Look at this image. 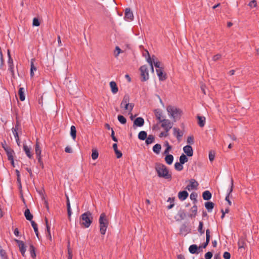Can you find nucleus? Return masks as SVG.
<instances>
[{"label":"nucleus","instance_id":"nucleus-53","mask_svg":"<svg viewBox=\"0 0 259 259\" xmlns=\"http://www.w3.org/2000/svg\"><path fill=\"white\" fill-rule=\"evenodd\" d=\"M248 6L251 8H254L256 7L257 6V2L255 0H252L250 3L248 4Z\"/></svg>","mask_w":259,"mask_h":259},{"label":"nucleus","instance_id":"nucleus-5","mask_svg":"<svg viewBox=\"0 0 259 259\" xmlns=\"http://www.w3.org/2000/svg\"><path fill=\"white\" fill-rule=\"evenodd\" d=\"M146 53L147 54L148 57L146 58V60L147 62L149 64L150 66V68L152 72H154V68H153V64L155 67L157 68V69L162 68L160 67V62L159 61H155L153 56L152 58H151L150 56L149 52L147 51H146Z\"/></svg>","mask_w":259,"mask_h":259},{"label":"nucleus","instance_id":"nucleus-54","mask_svg":"<svg viewBox=\"0 0 259 259\" xmlns=\"http://www.w3.org/2000/svg\"><path fill=\"white\" fill-rule=\"evenodd\" d=\"M215 157V154L212 151H210L209 153V159L210 161H212Z\"/></svg>","mask_w":259,"mask_h":259},{"label":"nucleus","instance_id":"nucleus-48","mask_svg":"<svg viewBox=\"0 0 259 259\" xmlns=\"http://www.w3.org/2000/svg\"><path fill=\"white\" fill-rule=\"evenodd\" d=\"M118 120L121 124H125L126 122V118L122 115H119L118 116Z\"/></svg>","mask_w":259,"mask_h":259},{"label":"nucleus","instance_id":"nucleus-7","mask_svg":"<svg viewBox=\"0 0 259 259\" xmlns=\"http://www.w3.org/2000/svg\"><path fill=\"white\" fill-rule=\"evenodd\" d=\"M159 123H161V127L164 130H166V131H169L173 126V122L168 119L162 120Z\"/></svg>","mask_w":259,"mask_h":259},{"label":"nucleus","instance_id":"nucleus-46","mask_svg":"<svg viewBox=\"0 0 259 259\" xmlns=\"http://www.w3.org/2000/svg\"><path fill=\"white\" fill-rule=\"evenodd\" d=\"M16 172L17 174V182L19 184V188H21V179H20V173L18 170H16Z\"/></svg>","mask_w":259,"mask_h":259},{"label":"nucleus","instance_id":"nucleus-31","mask_svg":"<svg viewBox=\"0 0 259 259\" xmlns=\"http://www.w3.org/2000/svg\"><path fill=\"white\" fill-rule=\"evenodd\" d=\"M214 203L212 202H206L205 203V206L208 212H211L214 207Z\"/></svg>","mask_w":259,"mask_h":259},{"label":"nucleus","instance_id":"nucleus-57","mask_svg":"<svg viewBox=\"0 0 259 259\" xmlns=\"http://www.w3.org/2000/svg\"><path fill=\"white\" fill-rule=\"evenodd\" d=\"M187 142L188 144H194V138L192 136H189L187 138Z\"/></svg>","mask_w":259,"mask_h":259},{"label":"nucleus","instance_id":"nucleus-36","mask_svg":"<svg viewBox=\"0 0 259 259\" xmlns=\"http://www.w3.org/2000/svg\"><path fill=\"white\" fill-rule=\"evenodd\" d=\"M164 146L166 147V149L163 152V154H169L170 150L171 149V146L169 144L167 141L165 142Z\"/></svg>","mask_w":259,"mask_h":259},{"label":"nucleus","instance_id":"nucleus-13","mask_svg":"<svg viewBox=\"0 0 259 259\" xmlns=\"http://www.w3.org/2000/svg\"><path fill=\"white\" fill-rule=\"evenodd\" d=\"M173 131H174V136H175L176 137V138L177 139V140L178 141H181V139H182V137H183V132L181 131L180 130V129H179L178 128H177V127H174L173 128Z\"/></svg>","mask_w":259,"mask_h":259},{"label":"nucleus","instance_id":"nucleus-59","mask_svg":"<svg viewBox=\"0 0 259 259\" xmlns=\"http://www.w3.org/2000/svg\"><path fill=\"white\" fill-rule=\"evenodd\" d=\"M164 132H162L160 135H159V137H166L168 136V132L169 131H166V130H164Z\"/></svg>","mask_w":259,"mask_h":259},{"label":"nucleus","instance_id":"nucleus-10","mask_svg":"<svg viewBox=\"0 0 259 259\" xmlns=\"http://www.w3.org/2000/svg\"><path fill=\"white\" fill-rule=\"evenodd\" d=\"M154 113L156 118V119L158 120L159 122L162 120L165 119V116L163 115L162 111L159 109H156L154 110Z\"/></svg>","mask_w":259,"mask_h":259},{"label":"nucleus","instance_id":"nucleus-49","mask_svg":"<svg viewBox=\"0 0 259 259\" xmlns=\"http://www.w3.org/2000/svg\"><path fill=\"white\" fill-rule=\"evenodd\" d=\"M99 156V153L97 150H92V158L93 160H96L98 158Z\"/></svg>","mask_w":259,"mask_h":259},{"label":"nucleus","instance_id":"nucleus-2","mask_svg":"<svg viewBox=\"0 0 259 259\" xmlns=\"http://www.w3.org/2000/svg\"><path fill=\"white\" fill-rule=\"evenodd\" d=\"M166 110L168 116L172 119L174 122L180 119L183 114V111L181 109L174 106H168L166 108Z\"/></svg>","mask_w":259,"mask_h":259},{"label":"nucleus","instance_id":"nucleus-4","mask_svg":"<svg viewBox=\"0 0 259 259\" xmlns=\"http://www.w3.org/2000/svg\"><path fill=\"white\" fill-rule=\"evenodd\" d=\"M100 231L102 235L106 233V230L108 225V221L105 213H102L99 218Z\"/></svg>","mask_w":259,"mask_h":259},{"label":"nucleus","instance_id":"nucleus-16","mask_svg":"<svg viewBox=\"0 0 259 259\" xmlns=\"http://www.w3.org/2000/svg\"><path fill=\"white\" fill-rule=\"evenodd\" d=\"M184 152L188 156H192L193 154V151L192 147L190 145H187L183 148Z\"/></svg>","mask_w":259,"mask_h":259},{"label":"nucleus","instance_id":"nucleus-60","mask_svg":"<svg viewBox=\"0 0 259 259\" xmlns=\"http://www.w3.org/2000/svg\"><path fill=\"white\" fill-rule=\"evenodd\" d=\"M223 257L225 259H230L231 257L230 253L229 252L226 251L224 253Z\"/></svg>","mask_w":259,"mask_h":259},{"label":"nucleus","instance_id":"nucleus-51","mask_svg":"<svg viewBox=\"0 0 259 259\" xmlns=\"http://www.w3.org/2000/svg\"><path fill=\"white\" fill-rule=\"evenodd\" d=\"M210 231L209 229L206 230V241L209 242L210 238Z\"/></svg>","mask_w":259,"mask_h":259},{"label":"nucleus","instance_id":"nucleus-62","mask_svg":"<svg viewBox=\"0 0 259 259\" xmlns=\"http://www.w3.org/2000/svg\"><path fill=\"white\" fill-rule=\"evenodd\" d=\"M115 153L116 155V157L117 158H119L121 157L122 154L121 151H120L119 150H116L115 152Z\"/></svg>","mask_w":259,"mask_h":259},{"label":"nucleus","instance_id":"nucleus-1","mask_svg":"<svg viewBox=\"0 0 259 259\" xmlns=\"http://www.w3.org/2000/svg\"><path fill=\"white\" fill-rule=\"evenodd\" d=\"M155 169L157 176L159 178H163L168 180L171 179V174L169 172L167 167L163 164L158 162L156 163Z\"/></svg>","mask_w":259,"mask_h":259},{"label":"nucleus","instance_id":"nucleus-21","mask_svg":"<svg viewBox=\"0 0 259 259\" xmlns=\"http://www.w3.org/2000/svg\"><path fill=\"white\" fill-rule=\"evenodd\" d=\"M110 87L111 89V91L113 94H115L118 92V89L117 86L116 82L114 81H112L110 82Z\"/></svg>","mask_w":259,"mask_h":259},{"label":"nucleus","instance_id":"nucleus-18","mask_svg":"<svg viewBox=\"0 0 259 259\" xmlns=\"http://www.w3.org/2000/svg\"><path fill=\"white\" fill-rule=\"evenodd\" d=\"M3 148L5 150L7 155L8 156V160H12L13 158V154H14V151L11 149V148H9L8 147L5 148L4 146H3Z\"/></svg>","mask_w":259,"mask_h":259},{"label":"nucleus","instance_id":"nucleus-56","mask_svg":"<svg viewBox=\"0 0 259 259\" xmlns=\"http://www.w3.org/2000/svg\"><path fill=\"white\" fill-rule=\"evenodd\" d=\"M121 49L118 47H116L114 52L115 57H117L121 52Z\"/></svg>","mask_w":259,"mask_h":259},{"label":"nucleus","instance_id":"nucleus-40","mask_svg":"<svg viewBox=\"0 0 259 259\" xmlns=\"http://www.w3.org/2000/svg\"><path fill=\"white\" fill-rule=\"evenodd\" d=\"M239 249L245 248L246 243L243 239H239L238 242Z\"/></svg>","mask_w":259,"mask_h":259},{"label":"nucleus","instance_id":"nucleus-25","mask_svg":"<svg viewBox=\"0 0 259 259\" xmlns=\"http://www.w3.org/2000/svg\"><path fill=\"white\" fill-rule=\"evenodd\" d=\"M35 153L36 156L41 155V149L39 146V143L37 141H36V144L35 145Z\"/></svg>","mask_w":259,"mask_h":259},{"label":"nucleus","instance_id":"nucleus-15","mask_svg":"<svg viewBox=\"0 0 259 259\" xmlns=\"http://www.w3.org/2000/svg\"><path fill=\"white\" fill-rule=\"evenodd\" d=\"M156 71L160 80H164L166 78V74L163 73V68L156 69Z\"/></svg>","mask_w":259,"mask_h":259},{"label":"nucleus","instance_id":"nucleus-24","mask_svg":"<svg viewBox=\"0 0 259 259\" xmlns=\"http://www.w3.org/2000/svg\"><path fill=\"white\" fill-rule=\"evenodd\" d=\"M198 123L200 127H203L205 123V118L204 116H197Z\"/></svg>","mask_w":259,"mask_h":259},{"label":"nucleus","instance_id":"nucleus-64","mask_svg":"<svg viewBox=\"0 0 259 259\" xmlns=\"http://www.w3.org/2000/svg\"><path fill=\"white\" fill-rule=\"evenodd\" d=\"M65 151L66 153H71L72 152V150L71 148H70V147H69V146H67V147L65 148Z\"/></svg>","mask_w":259,"mask_h":259},{"label":"nucleus","instance_id":"nucleus-47","mask_svg":"<svg viewBox=\"0 0 259 259\" xmlns=\"http://www.w3.org/2000/svg\"><path fill=\"white\" fill-rule=\"evenodd\" d=\"M178 215L181 220H184L186 217V213L182 210H181L178 212Z\"/></svg>","mask_w":259,"mask_h":259},{"label":"nucleus","instance_id":"nucleus-39","mask_svg":"<svg viewBox=\"0 0 259 259\" xmlns=\"http://www.w3.org/2000/svg\"><path fill=\"white\" fill-rule=\"evenodd\" d=\"M134 107V104L133 103L124 104L123 106L125 110H128L130 112H131L132 111Z\"/></svg>","mask_w":259,"mask_h":259},{"label":"nucleus","instance_id":"nucleus-42","mask_svg":"<svg viewBox=\"0 0 259 259\" xmlns=\"http://www.w3.org/2000/svg\"><path fill=\"white\" fill-rule=\"evenodd\" d=\"M188 161V158L186 155L184 154H182L180 157V162L184 164L185 163L187 162Z\"/></svg>","mask_w":259,"mask_h":259},{"label":"nucleus","instance_id":"nucleus-50","mask_svg":"<svg viewBox=\"0 0 259 259\" xmlns=\"http://www.w3.org/2000/svg\"><path fill=\"white\" fill-rule=\"evenodd\" d=\"M197 194L195 192L192 193L190 195V198L191 200L194 201V203H195L197 202Z\"/></svg>","mask_w":259,"mask_h":259},{"label":"nucleus","instance_id":"nucleus-20","mask_svg":"<svg viewBox=\"0 0 259 259\" xmlns=\"http://www.w3.org/2000/svg\"><path fill=\"white\" fill-rule=\"evenodd\" d=\"M188 197V193L186 191H180L178 194V197L181 200H185Z\"/></svg>","mask_w":259,"mask_h":259},{"label":"nucleus","instance_id":"nucleus-33","mask_svg":"<svg viewBox=\"0 0 259 259\" xmlns=\"http://www.w3.org/2000/svg\"><path fill=\"white\" fill-rule=\"evenodd\" d=\"M0 256L1 259H8V255L6 251L3 249L2 247L0 245Z\"/></svg>","mask_w":259,"mask_h":259},{"label":"nucleus","instance_id":"nucleus-28","mask_svg":"<svg viewBox=\"0 0 259 259\" xmlns=\"http://www.w3.org/2000/svg\"><path fill=\"white\" fill-rule=\"evenodd\" d=\"M24 215L26 220L31 221L33 219V215L30 213L28 208H27L24 211Z\"/></svg>","mask_w":259,"mask_h":259},{"label":"nucleus","instance_id":"nucleus-8","mask_svg":"<svg viewBox=\"0 0 259 259\" xmlns=\"http://www.w3.org/2000/svg\"><path fill=\"white\" fill-rule=\"evenodd\" d=\"M233 183H234L233 179L232 178H231L230 186V188L228 189V194H227V195L226 196V197L225 198V200L228 202V203L229 206H231V204H232V202L230 200L229 197L231 195V193H232V192L233 191V187H234Z\"/></svg>","mask_w":259,"mask_h":259},{"label":"nucleus","instance_id":"nucleus-32","mask_svg":"<svg viewBox=\"0 0 259 259\" xmlns=\"http://www.w3.org/2000/svg\"><path fill=\"white\" fill-rule=\"evenodd\" d=\"M129 101H130V96L128 95L127 94H126L123 97V99L121 103V104H120V107L121 108L123 107V105L124 104H128L129 103Z\"/></svg>","mask_w":259,"mask_h":259},{"label":"nucleus","instance_id":"nucleus-3","mask_svg":"<svg viewBox=\"0 0 259 259\" xmlns=\"http://www.w3.org/2000/svg\"><path fill=\"white\" fill-rule=\"evenodd\" d=\"M92 221V214L89 211L82 213L80 217V224L85 228H89Z\"/></svg>","mask_w":259,"mask_h":259},{"label":"nucleus","instance_id":"nucleus-17","mask_svg":"<svg viewBox=\"0 0 259 259\" xmlns=\"http://www.w3.org/2000/svg\"><path fill=\"white\" fill-rule=\"evenodd\" d=\"M189 251L192 254H198L200 252V251L199 250L198 246L196 244H192L190 245L189 247Z\"/></svg>","mask_w":259,"mask_h":259},{"label":"nucleus","instance_id":"nucleus-30","mask_svg":"<svg viewBox=\"0 0 259 259\" xmlns=\"http://www.w3.org/2000/svg\"><path fill=\"white\" fill-rule=\"evenodd\" d=\"M211 194L209 191H205L202 194V197L204 200H208L211 198Z\"/></svg>","mask_w":259,"mask_h":259},{"label":"nucleus","instance_id":"nucleus-23","mask_svg":"<svg viewBox=\"0 0 259 259\" xmlns=\"http://www.w3.org/2000/svg\"><path fill=\"white\" fill-rule=\"evenodd\" d=\"M165 157L164 158L165 161L167 164L170 165L172 164L174 160V156L171 154H165Z\"/></svg>","mask_w":259,"mask_h":259},{"label":"nucleus","instance_id":"nucleus-29","mask_svg":"<svg viewBox=\"0 0 259 259\" xmlns=\"http://www.w3.org/2000/svg\"><path fill=\"white\" fill-rule=\"evenodd\" d=\"M18 94L19 95L20 100L21 101H23L25 99L24 95V89L23 88H20L18 91Z\"/></svg>","mask_w":259,"mask_h":259},{"label":"nucleus","instance_id":"nucleus-14","mask_svg":"<svg viewBox=\"0 0 259 259\" xmlns=\"http://www.w3.org/2000/svg\"><path fill=\"white\" fill-rule=\"evenodd\" d=\"M124 19L128 21H132L134 19V15L133 12L130 8H126L125 10Z\"/></svg>","mask_w":259,"mask_h":259},{"label":"nucleus","instance_id":"nucleus-35","mask_svg":"<svg viewBox=\"0 0 259 259\" xmlns=\"http://www.w3.org/2000/svg\"><path fill=\"white\" fill-rule=\"evenodd\" d=\"M70 135L72 139L74 140L76 137V130L75 126L72 125L70 128Z\"/></svg>","mask_w":259,"mask_h":259},{"label":"nucleus","instance_id":"nucleus-52","mask_svg":"<svg viewBox=\"0 0 259 259\" xmlns=\"http://www.w3.org/2000/svg\"><path fill=\"white\" fill-rule=\"evenodd\" d=\"M167 201H169L170 202V205L167 206V208L169 209H171L174 206V199H171L170 198H169Z\"/></svg>","mask_w":259,"mask_h":259},{"label":"nucleus","instance_id":"nucleus-55","mask_svg":"<svg viewBox=\"0 0 259 259\" xmlns=\"http://www.w3.org/2000/svg\"><path fill=\"white\" fill-rule=\"evenodd\" d=\"M33 25L35 26H38L40 25V23L38 19L36 18H34L33 19Z\"/></svg>","mask_w":259,"mask_h":259},{"label":"nucleus","instance_id":"nucleus-22","mask_svg":"<svg viewBox=\"0 0 259 259\" xmlns=\"http://www.w3.org/2000/svg\"><path fill=\"white\" fill-rule=\"evenodd\" d=\"M134 123L136 126L141 127L144 125V120L142 117H138L134 120Z\"/></svg>","mask_w":259,"mask_h":259},{"label":"nucleus","instance_id":"nucleus-27","mask_svg":"<svg viewBox=\"0 0 259 259\" xmlns=\"http://www.w3.org/2000/svg\"><path fill=\"white\" fill-rule=\"evenodd\" d=\"M161 149V146L159 144H156L153 147L152 150L154 153L159 154Z\"/></svg>","mask_w":259,"mask_h":259},{"label":"nucleus","instance_id":"nucleus-38","mask_svg":"<svg viewBox=\"0 0 259 259\" xmlns=\"http://www.w3.org/2000/svg\"><path fill=\"white\" fill-rule=\"evenodd\" d=\"M146 143L147 145H149L152 143L154 142L155 138L152 135H149L147 138H146Z\"/></svg>","mask_w":259,"mask_h":259},{"label":"nucleus","instance_id":"nucleus-45","mask_svg":"<svg viewBox=\"0 0 259 259\" xmlns=\"http://www.w3.org/2000/svg\"><path fill=\"white\" fill-rule=\"evenodd\" d=\"M203 223L201 221L199 223V226L198 228V231L200 235H202L204 233V230L203 229Z\"/></svg>","mask_w":259,"mask_h":259},{"label":"nucleus","instance_id":"nucleus-61","mask_svg":"<svg viewBox=\"0 0 259 259\" xmlns=\"http://www.w3.org/2000/svg\"><path fill=\"white\" fill-rule=\"evenodd\" d=\"M30 70H32V71H36V68L35 67L34 64H33V60L32 59L31 61V68H30Z\"/></svg>","mask_w":259,"mask_h":259},{"label":"nucleus","instance_id":"nucleus-63","mask_svg":"<svg viewBox=\"0 0 259 259\" xmlns=\"http://www.w3.org/2000/svg\"><path fill=\"white\" fill-rule=\"evenodd\" d=\"M221 57V55L220 54H217L215 55H214L213 57V60L214 61H216L217 60H218L219 59H220Z\"/></svg>","mask_w":259,"mask_h":259},{"label":"nucleus","instance_id":"nucleus-43","mask_svg":"<svg viewBox=\"0 0 259 259\" xmlns=\"http://www.w3.org/2000/svg\"><path fill=\"white\" fill-rule=\"evenodd\" d=\"M8 63L9 65V70L11 72L12 75H14V64H13V60H12L11 62H9V61H8Z\"/></svg>","mask_w":259,"mask_h":259},{"label":"nucleus","instance_id":"nucleus-34","mask_svg":"<svg viewBox=\"0 0 259 259\" xmlns=\"http://www.w3.org/2000/svg\"><path fill=\"white\" fill-rule=\"evenodd\" d=\"M12 130H15V131H21V124L20 121L18 120L17 118H16V123L15 124V127H13Z\"/></svg>","mask_w":259,"mask_h":259},{"label":"nucleus","instance_id":"nucleus-6","mask_svg":"<svg viewBox=\"0 0 259 259\" xmlns=\"http://www.w3.org/2000/svg\"><path fill=\"white\" fill-rule=\"evenodd\" d=\"M140 74L141 76V81H145L149 79V71H148V68L147 65H144L140 67Z\"/></svg>","mask_w":259,"mask_h":259},{"label":"nucleus","instance_id":"nucleus-58","mask_svg":"<svg viewBox=\"0 0 259 259\" xmlns=\"http://www.w3.org/2000/svg\"><path fill=\"white\" fill-rule=\"evenodd\" d=\"M212 256V253L211 252L208 251L205 254V259H211Z\"/></svg>","mask_w":259,"mask_h":259},{"label":"nucleus","instance_id":"nucleus-12","mask_svg":"<svg viewBox=\"0 0 259 259\" xmlns=\"http://www.w3.org/2000/svg\"><path fill=\"white\" fill-rule=\"evenodd\" d=\"M23 148L27 156L30 159L32 158L33 157V153L31 151V147L28 146L26 144L24 143L23 145Z\"/></svg>","mask_w":259,"mask_h":259},{"label":"nucleus","instance_id":"nucleus-37","mask_svg":"<svg viewBox=\"0 0 259 259\" xmlns=\"http://www.w3.org/2000/svg\"><path fill=\"white\" fill-rule=\"evenodd\" d=\"M147 136V133L145 131H141L138 134V138L141 140H144Z\"/></svg>","mask_w":259,"mask_h":259},{"label":"nucleus","instance_id":"nucleus-41","mask_svg":"<svg viewBox=\"0 0 259 259\" xmlns=\"http://www.w3.org/2000/svg\"><path fill=\"white\" fill-rule=\"evenodd\" d=\"M29 251L31 256L32 258H34L36 257V253L35 250V247L33 246L32 244H30L29 246Z\"/></svg>","mask_w":259,"mask_h":259},{"label":"nucleus","instance_id":"nucleus-44","mask_svg":"<svg viewBox=\"0 0 259 259\" xmlns=\"http://www.w3.org/2000/svg\"><path fill=\"white\" fill-rule=\"evenodd\" d=\"M175 168L178 171H181L183 169V164H182L180 162H177L175 164Z\"/></svg>","mask_w":259,"mask_h":259},{"label":"nucleus","instance_id":"nucleus-26","mask_svg":"<svg viewBox=\"0 0 259 259\" xmlns=\"http://www.w3.org/2000/svg\"><path fill=\"white\" fill-rule=\"evenodd\" d=\"M66 199H67L66 202H67V213H68L69 218H70L71 217V213H72L71 209V206H70V201H69L68 196L67 195H66Z\"/></svg>","mask_w":259,"mask_h":259},{"label":"nucleus","instance_id":"nucleus-11","mask_svg":"<svg viewBox=\"0 0 259 259\" xmlns=\"http://www.w3.org/2000/svg\"><path fill=\"white\" fill-rule=\"evenodd\" d=\"M15 241L17 243L22 256H24L26 251V248L24 242L23 241L19 240L17 239H15Z\"/></svg>","mask_w":259,"mask_h":259},{"label":"nucleus","instance_id":"nucleus-19","mask_svg":"<svg viewBox=\"0 0 259 259\" xmlns=\"http://www.w3.org/2000/svg\"><path fill=\"white\" fill-rule=\"evenodd\" d=\"M190 212L189 217L191 218H195L197 213V206L196 205H193L190 209Z\"/></svg>","mask_w":259,"mask_h":259},{"label":"nucleus","instance_id":"nucleus-9","mask_svg":"<svg viewBox=\"0 0 259 259\" xmlns=\"http://www.w3.org/2000/svg\"><path fill=\"white\" fill-rule=\"evenodd\" d=\"M198 185V183L195 180L191 179L189 182V184L187 186L186 189L188 191H191L193 189H196Z\"/></svg>","mask_w":259,"mask_h":259}]
</instances>
